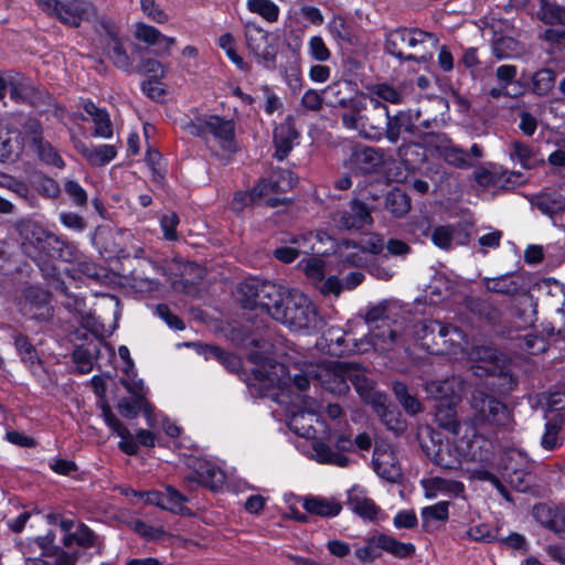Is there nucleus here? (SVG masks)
I'll return each instance as SVG.
<instances>
[{"label":"nucleus","mask_w":565,"mask_h":565,"mask_svg":"<svg viewBox=\"0 0 565 565\" xmlns=\"http://www.w3.org/2000/svg\"><path fill=\"white\" fill-rule=\"evenodd\" d=\"M359 111L344 113L342 124L349 129H359L365 139L379 142L386 139L396 145L403 132H414L415 125L404 111L391 116L388 107L373 97L361 98Z\"/></svg>","instance_id":"nucleus-1"},{"label":"nucleus","mask_w":565,"mask_h":565,"mask_svg":"<svg viewBox=\"0 0 565 565\" xmlns=\"http://www.w3.org/2000/svg\"><path fill=\"white\" fill-rule=\"evenodd\" d=\"M270 317L297 330L319 331L323 326L313 302L295 289H281V301H278Z\"/></svg>","instance_id":"nucleus-2"},{"label":"nucleus","mask_w":565,"mask_h":565,"mask_svg":"<svg viewBox=\"0 0 565 565\" xmlns=\"http://www.w3.org/2000/svg\"><path fill=\"white\" fill-rule=\"evenodd\" d=\"M19 235L22 253L32 260L47 256L66 259V244L53 233L45 231L40 224L28 220H19L13 225Z\"/></svg>","instance_id":"nucleus-3"},{"label":"nucleus","mask_w":565,"mask_h":565,"mask_svg":"<svg viewBox=\"0 0 565 565\" xmlns=\"http://www.w3.org/2000/svg\"><path fill=\"white\" fill-rule=\"evenodd\" d=\"M469 360L473 363L471 370L475 375L495 376L501 382L499 386L502 391H512L518 380L511 372V361L503 353H500L491 345H472L468 352Z\"/></svg>","instance_id":"nucleus-4"},{"label":"nucleus","mask_w":565,"mask_h":565,"mask_svg":"<svg viewBox=\"0 0 565 565\" xmlns=\"http://www.w3.org/2000/svg\"><path fill=\"white\" fill-rule=\"evenodd\" d=\"M438 39L433 33L419 29L399 28L387 34L385 50L399 60L426 62L427 44L436 47Z\"/></svg>","instance_id":"nucleus-5"},{"label":"nucleus","mask_w":565,"mask_h":565,"mask_svg":"<svg viewBox=\"0 0 565 565\" xmlns=\"http://www.w3.org/2000/svg\"><path fill=\"white\" fill-rule=\"evenodd\" d=\"M415 328L422 347L434 354L448 353L462 339V331L459 328L445 326L437 320H424Z\"/></svg>","instance_id":"nucleus-6"},{"label":"nucleus","mask_w":565,"mask_h":565,"mask_svg":"<svg viewBox=\"0 0 565 565\" xmlns=\"http://www.w3.org/2000/svg\"><path fill=\"white\" fill-rule=\"evenodd\" d=\"M281 289L274 282L248 278L238 286L239 300L245 309H260L271 316L278 301H281Z\"/></svg>","instance_id":"nucleus-7"},{"label":"nucleus","mask_w":565,"mask_h":565,"mask_svg":"<svg viewBox=\"0 0 565 565\" xmlns=\"http://www.w3.org/2000/svg\"><path fill=\"white\" fill-rule=\"evenodd\" d=\"M39 8L49 17L65 25L78 28L82 21H92L96 17L95 6L86 0H35Z\"/></svg>","instance_id":"nucleus-8"},{"label":"nucleus","mask_w":565,"mask_h":565,"mask_svg":"<svg viewBox=\"0 0 565 565\" xmlns=\"http://www.w3.org/2000/svg\"><path fill=\"white\" fill-rule=\"evenodd\" d=\"M472 411L471 422L473 426L491 424L504 426L509 423V409L497 397L477 387L471 392L469 398Z\"/></svg>","instance_id":"nucleus-9"},{"label":"nucleus","mask_w":565,"mask_h":565,"mask_svg":"<svg viewBox=\"0 0 565 565\" xmlns=\"http://www.w3.org/2000/svg\"><path fill=\"white\" fill-rule=\"evenodd\" d=\"M185 129L190 135L203 139H206L207 135H212L225 151H236L235 124L233 120L216 115L198 117L189 122Z\"/></svg>","instance_id":"nucleus-10"},{"label":"nucleus","mask_w":565,"mask_h":565,"mask_svg":"<svg viewBox=\"0 0 565 565\" xmlns=\"http://www.w3.org/2000/svg\"><path fill=\"white\" fill-rule=\"evenodd\" d=\"M353 362H333L328 364H317L309 367V374L315 382L324 390L343 395L349 392V373H351Z\"/></svg>","instance_id":"nucleus-11"},{"label":"nucleus","mask_w":565,"mask_h":565,"mask_svg":"<svg viewBox=\"0 0 565 565\" xmlns=\"http://www.w3.org/2000/svg\"><path fill=\"white\" fill-rule=\"evenodd\" d=\"M502 479L515 491L527 492L535 482L534 477L527 470V460L521 451L509 450L500 460Z\"/></svg>","instance_id":"nucleus-12"},{"label":"nucleus","mask_w":565,"mask_h":565,"mask_svg":"<svg viewBox=\"0 0 565 565\" xmlns=\"http://www.w3.org/2000/svg\"><path fill=\"white\" fill-rule=\"evenodd\" d=\"M246 345H254L260 349V351L250 352L248 354V360L256 365L253 370L255 380L268 385L278 384L285 366L273 362L264 355V352H267L270 347L269 342L260 338H250Z\"/></svg>","instance_id":"nucleus-13"},{"label":"nucleus","mask_w":565,"mask_h":565,"mask_svg":"<svg viewBox=\"0 0 565 565\" xmlns=\"http://www.w3.org/2000/svg\"><path fill=\"white\" fill-rule=\"evenodd\" d=\"M375 209L361 200L354 199L350 202L348 209L337 211L332 214V221L340 230H362L365 225H371L373 218L371 212Z\"/></svg>","instance_id":"nucleus-14"},{"label":"nucleus","mask_w":565,"mask_h":565,"mask_svg":"<svg viewBox=\"0 0 565 565\" xmlns=\"http://www.w3.org/2000/svg\"><path fill=\"white\" fill-rule=\"evenodd\" d=\"M245 39L250 52L257 56L267 68H273L275 66L277 50L274 45L269 44L268 32L248 22L245 25Z\"/></svg>","instance_id":"nucleus-15"},{"label":"nucleus","mask_w":565,"mask_h":565,"mask_svg":"<svg viewBox=\"0 0 565 565\" xmlns=\"http://www.w3.org/2000/svg\"><path fill=\"white\" fill-rule=\"evenodd\" d=\"M350 168L360 174L366 175L379 171L384 163L383 150L360 145L354 147L350 159Z\"/></svg>","instance_id":"nucleus-16"},{"label":"nucleus","mask_w":565,"mask_h":565,"mask_svg":"<svg viewBox=\"0 0 565 565\" xmlns=\"http://www.w3.org/2000/svg\"><path fill=\"white\" fill-rule=\"evenodd\" d=\"M425 452L435 465L446 470H456L461 466V451L449 440L436 443L431 440V446H424Z\"/></svg>","instance_id":"nucleus-17"},{"label":"nucleus","mask_w":565,"mask_h":565,"mask_svg":"<svg viewBox=\"0 0 565 565\" xmlns=\"http://www.w3.org/2000/svg\"><path fill=\"white\" fill-rule=\"evenodd\" d=\"M466 391V381L460 375H454L443 381L426 384L427 394L437 402L459 403Z\"/></svg>","instance_id":"nucleus-18"},{"label":"nucleus","mask_w":565,"mask_h":565,"mask_svg":"<svg viewBox=\"0 0 565 565\" xmlns=\"http://www.w3.org/2000/svg\"><path fill=\"white\" fill-rule=\"evenodd\" d=\"M352 90V83L342 81L330 84L322 93L326 95L328 106L348 108L349 113H352L361 109V97H351L350 93Z\"/></svg>","instance_id":"nucleus-19"},{"label":"nucleus","mask_w":565,"mask_h":565,"mask_svg":"<svg viewBox=\"0 0 565 565\" xmlns=\"http://www.w3.org/2000/svg\"><path fill=\"white\" fill-rule=\"evenodd\" d=\"M351 373H349V382L352 383L356 393L365 404L373 405V401L377 396H385L376 390L375 382L366 375V370L359 363H353Z\"/></svg>","instance_id":"nucleus-20"},{"label":"nucleus","mask_w":565,"mask_h":565,"mask_svg":"<svg viewBox=\"0 0 565 565\" xmlns=\"http://www.w3.org/2000/svg\"><path fill=\"white\" fill-rule=\"evenodd\" d=\"M369 330L365 343L372 345L377 351H390L401 342L399 333L391 327L390 321L374 324Z\"/></svg>","instance_id":"nucleus-21"},{"label":"nucleus","mask_w":565,"mask_h":565,"mask_svg":"<svg viewBox=\"0 0 565 565\" xmlns=\"http://www.w3.org/2000/svg\"><path fill=\"white\" fill-rule=\"evenodd\" d=\"M483 286L490 292L501 294L509 297L520 295L524 291L523 276L516 273L501 275L494 278H483Z\"/></svg>","instance_id":"nucleus-22"},{"label":"nucleus","mask_w":565,"mask_h":565,"mask_svg":"<svg viewBox=\"0 0 565 565\" xmlns=\"http://www.w3.org/2000/svg\"><path fill=\"white\" fill-rule=\"evenodd\" d=\"M28 128L32 132V147L36 151L39 158L46 164L54 166L56 168H63L64 161L56 151V149L42 137L40 125L38 121H29Z\"/></svg>","instance_id":"nucleus-23"},{"label":"nucleus","mask_w":565,"mask_h":565,"mask_svg":"<svg viewBox=\"0 0 565 565\" xmlns=\"http://www.w3.org/2000/svg\"><path fill=\"white\" fill-rule=\"evenodd\" d=\"M51 294L38 286H28L23 289L20 307L23 315H29L33 318L38 317L34 310L45 309L50 311Z\"/></svg>","instance_id":"nucleus-24"},{"label":"nucleus","mask_w":565,"mask_h":565,"mask_svg":"<svg viewBox=\"0 0 565 565\" xmlns=\"http://www.w3.org/2000/svg\"><path fill=\"white\" fill-rule=\"evenodd\" d=\"M305 403L308 412L292 414L289 418L288 426L298 436L310 438L315 433L311 423L319 408V403L315 398H308Z\"/></svg>","instance_id":"nucleus-25"},{"label":"nucleus","mask_w":565,"mask_h":565,"mask_svg":"<svg viewBox=\"0 0 565 565\" xmlns=\"http://www.w3.org/2000/svg\"><path fill=\"white\" fill-rule=\"evenodd\" d=\"M454 402H437L435 405V423L450 434L457 436L460 433L461 423L457 413V405Z\"/></svg>","instance_id":"nucleus-26"},{"label":"nucleus","mask_w":565,"mask_h":565,"mask_svg":"<svg viewBox=\"0 0 565 565\" xmlns=\"http://www.w3.org/2000/svg\"><path fill=\"white\" fill-rule=\"evenodd\" d=\"M529 202L551 218L565 212V196L558 193L541 192L533 194L529 198Z\"/></svg>","instance_id":"nucleus-27"},{"label":"nucleus","mask_w":565,"mask_h":565,"mask_svg":"<svg viewBox=\"0 0 565 565\" xmlns=\"http://www.w3.org/2000/svg\"><path fill=\"white\" fill-rule=\"evenodd\" d=\"M297 138L298 131L291 120H287L276 127L274 131L275 157L278 160H284L291 151L292 142Z\"/></svg>","instance_id":"nucleus-28"},{"label":"nucleus","mask_w":565,"mask_h":565,"mask_svg":"<svg viewBox=\"0 0 565 565\" xmlns=\"http://www.w3.org/2000/svg\"><path fill=\"white\" fill-rule=\"evenodd\" d=\"M372 408L387 429L397 434L404 430L405 424L399 418V413L396 412V408L388 404L386 395L377 396V399L373 401Z\"/></svg>","instance_id":"nucleus-29"},{"label":"nucleus","mask_w":565,"mask_h":565,"mask_svg":"<svg viewBox=\"0 0 565 565\" xmlns=\"http://www.w3.org/2000/svg\"><path fill=\"white\" fill-rule=\"evenodd\" d=\"M347 504L355 514L371 522H375L381 512L380 507L372 499L356 493L355 489L349 491Z\"/></svg>","instance_id":"nucleus-30"},{"label":"nucleus","mask_w":565,"mask_h":565,"mask_svg":"<svg viewBox=\"0 0 565 565\" xmlns=\"http://www.w3.org/2000/svg\"><path fill=\"white\" fill-rule=\"evenodd\" d=\"M118 409L120 415L127 418H135L142 411L148 424L153 425L152 407L142 394H135L132 398H121L118 403Z\"/></svg>","instance_id":"nucleus-31"},{"label":"nucleus","mask_w":565,"mask_h":565,"mask_svg":"<svg viewBox=\"0 0 565 565\" xmlns=\"http://www.w3.org/2000/svg\"><path fill=\"white\" fill-rule=\"evenodd\" d=\"M303 509L318 516L332 518L341 512L342 505L335 499L308 497L303 500Z\"/></svg>","instance_id":"nucleus-32"},{"label":"nucleus","mask_w":565,"mask_h":565,"mask_svg":"<svg viewBox=\"0 0 565 565\" xmlns=\"http://www.w3.org/2000/svg\"><path fill=\"white\" fill-rule=\"evenodd\" d=\"M524 52V45L511 36H499L492 41V53L499 60L520 57Z\"/></svg>","instance_id":"nucleus-33"},{"label":"nucleus","mask_w":565,"mask_h":565,"mask_svg":"<svg viewBox=\"0 0 565 565\" xmlns=\"http://www.w3.org/2000/svg\"><path fill=\"white\" fill-rule=\"evenodd\" d=\"M384 209L394 217H403L411 210V198L401 189H393L384 198Z\"/></svg>","instance_id":"nucleus-34"},{"label":"nucleus","mask_w":565,"mask_h":565,"mask_svg":"<svg viewBox=\"0 0 565 565\" xmlns=\"http://www.w3.org/2000/svg\"><path fill=\"white\" fill-rule=\"evenodd\" d=\"M381 550L398 558H409L415 554V546L412 543H403L396 539L381 534L374 541Z\"/></svg>","instance_id":"nucleus-35"},{"label":"nucleus","mask_w":565,"mask_h":565,"mask_svg":"<svg viewBox=\"0 0 565 565\" xmlns=\"http://www.w3.org/2000/svg\"><path fill=\"white\" fill-rule=\"evenodd\" d=\"M465 302L469 311L489 323L495 324L501 319V311L484 299L469 297Z\"/></svg>","instance_id":"nucleus-36"},{"label":"nucleus","mask_w":565,"mask_h":565,"mask_svg":"<svg viewBox=\"0 0 565 565\" xmlns=\"http://www.w3.org/2000/svg\"><path fill=\"white\" fill-rule=\"evenodd\" d=\"M77 149L93 166H104L113 160L117 153L116 148L110 145H102L97 147L79 145L77 146Z\"/></svg>","instance_id":"nucleus-37"},{"label":"nucleus","mask_w":565,"mask_h":565,"mask_svg":"<svg viewBox=\"0 0 565 565\" xmlns=\"http://www.w3.org/2000/svg\"><path fill=\"white\" fill-rule=\"evenodd\" d=\"M195 479L200 483L204 484L205 487H209L213 491H216L220 488H222V486L225 482L224 472L210 462L201 465L199 469L195 471Z\"/></svg>","instance_id":"nucleus-38"},{"label":"nucleus","mask_w":565,"mask_h":565,"mask_svg":"<svg viewBox=\"0 0 565 565\" xmlns=\"http://www.w3.org/2000/svg\"><path fill=\"white\" fill-rule=\"evenodd\" d=\"M533 516L543 526L561 534L562 526L558 524L559 519L563 516V510L555 511L546 504H536L533 508Z\"/></svg>","instance_id":"nucleus-39"},{"label":"nucleus","mask_w":565,"mask_h":565,"mask_svg":"<svg viewBox=\"0 0 565 565\" xmlns=\"http://www.w3.org/2000/svg\"><path fill=\"white\" fill-rule=\"evenodd\" d=\"M373 458V467L375 472L383 479L394 481L399 476V468L393 462L392 454L375 451Z\"/></svg>","instance_id":"nucleus-40"},{"label":"nucleus","mask_w":565,"mask_h":565,"mask_svg":"<svg viewBox=\"0 0 565 565\" xmlns=\"http://www.w3.org/2000/svg\"><path fill=\"white\" fill-rule=\"evenodd\" d=\"M393 392L407 414L416 415L423 412L422 403L416 396L409 393L407 386L404 383L395 382L393 384Z\"/></svg>","instance_id":"nucleus-41"},{"label":"nucleus","mask_w":565,"mask_h":565,"mask_svg":"<svg viewBox=\"0 0 565 565\" xmlns=\"http://www.w3.org/2000/svg\"><path fill=\"white\" fill-rule=\"evenodd\" d=\"M322 340L331 354L341 355L349 351L345 344V332L339 327H331L324 331Z\"/></svg>","instance_id":"nucleus-42"},{"label":"nucleus","mask_w":565,"mask_h":565,"mask_svg":"<svg viewBox=\"0 0 565 565\" xmlns=\"http://www.w3.org/2000/svg\"><path fill=\"white\" fill-rule=\"evenodd\" d=\"M555 72L551 68H542L532 77V89L536 95L546 96L555 85Z\"/></svg>","instance_id":"nucleus-43"},{"label":"nucleus","mask_w":565,"mask_h":565,"mask_svg":"<svg viewBox=\"0 0 565 565\" xmlns=\"http://www.w3.org/2000/svg\"><path fill=\"white\" fill-rule=\"evenodd\" d=\"M315 455L318 461L323 463H332L339 467H347L349 465V458L341 452L334 451L330 446L323 443H317L313 445Z\"/></svg>","instance_id":"nucleus-44"},{"label":"nucleus","mask_w":565,"mask_h":565,"mask_svg":"<svg viewBox=\"0 0 565 565\" xmlns=\"http://www.w3.org/2000/svg\"><path fill=\"white\" fill-rule=\"evenodd\" d=\"M163 495V510H168L177 514H190L189 509L184 505V502L188 501V498L184 497L175 488H173L172 486H167Z\"/></svg>","instance_id":"nucleus-45"},{"label":"nucleus","mask_w":565,"mask_h":565,"mask_svg":"<svg viewBox=\"0 0 565 565\" xmlns=\"http://www.w3.org/2000/svg\"><path fill=\"white\" fill-rule=\"evenodd\" d=\"M107 44L110 50L108 57L113 61V64L119 70L130 72L131 61L122 46L121 39L117 38L116 40L109 41Z\"/></svg>","instance_id":"nucleus-46"},{"label":"nucleus","mask_w":565,"mask_h":565,"mask_svg":"<svg viewBox=\"0 0 565 565\" xmlns=\"http://www.w3.org/2000/svg\"><path fill=\"white\" fill-rule=\"evenodd\" d=\"M92 20L94 21L95 32L103 41L108 43L109 41L119 38V28L110 18L98 17L96 14Z\"/></svg>","instance_id":"nucleus-47"},{"label":"nucleus","mask_w":565,"mask_h":565,"mask_svg":"<svg viewBox=\"0 0 565 565\" xmlns=\"http://www.w3.org/2000/svg\"><path fill=\"white\" fill-rule=\"evenodd\" d=\"M564 424V418L561 415H556L554 418L548 420L545 425V433L542 437V446L547 450H553L558 446V433Z\"/></svg>","instance_id":"nucleus-48"},{"label":"nucleus","mask_w":565,"mask_h":565,"mask_svg":"<svg viewBox=\"0 0 565 565\" xmlns=\"http://www.w3.org/2000/svg\"><path fill=\"white\" fill-rule=\"evenodd\" d=\"M511 156L516 158L525 169H532L536 167L539 162L536 152L529 145L521 141L513 142V151Z\"/></svg>","instance_id":"nucleus-49"},{"label":"nucleus","mask_w":565,"mask_h":565,"mask_svg":"<svg viewBox=\"0 0 565 565\" xmlns=\"http://www.w3.org/2000/svg\"><path fill=\"white\" fill-rule=\"evenodd\" d=\"M440 158L448 164L459 169H469L472 167L468 160V153L454 142L440 154Z\"/></svg>","instance_id":"nucleus-50"},{"label":"nucleus","mask_w":565,"mask_h":565,"mask_svg":"<svg viewBox=\"0 0 565 565\" xmlns=\"http://www.w3.org/2000/svg\"><path fill=\"white\" fill-rule=\"evenodd\" d=\"M247 7L252 12L262 15L269 22L278 19L279 9L270 0H249Z\"/></svg>","instance_id":"nucleus-51"},{"label":"nucleus","mask_w":565,"mask_h":565,"mask_svg":"<svg viewBox=\"0 0 565 565\" xmlns=\"http://www.w3.org/2000/svg\"><path fill=\"white\" fill-rule=\"evenodd\" d=\"M537 18L545 24L565 25V7H561L553 2L545 4L543 10H539Z\"/></svg>","instance_id":"nucleus-52"},{"label":"nucleus","mask_w":565,"mask_h":565,"mask_svg":"<svg viewBox=\"0 0 565 565\" xmlns=\"http://www.w3.org/2000/svg\"><path fill=\"white\" fill-rule=\"evenodd\" d=\"M95 353H97L96 347L93 351L89 348L84 347H77L74 350L73 361L76 363V366L81 373L85 374L92 371Z\"/></svg>","instance_id":"nucleus-53"},{"label":"nucleus","mask_w":565,"mask_h":565,"mask_svg":"<svg viewBox=\"0 0 565 565\" xmlns=\"http://www.w3.org/2000/svg\"><path fill=\"white\" fill-rule=\"evenodd\" d=\"M420 139L427 147L435 149L439 157L452 143V140L441 132H424Z\"/></svg>","instance_id":"nucleus-54"},{"label":"nucleus","mask_w":565,"mask_h":565,"mask_svg":"<svg viewBox=\"0 0 565 565\" xmlns=\"http://www.w3.org/2000/svg\"><path fill=\"white\" fill-rule=\"evenodd\" d=\"M160 267L149 259H140L131 271V278L140 281H152Z\"/></svg>","instance_id":"nucleus-55"},{"label":"nucleus","mask_w":565,"mask_h":565,"mask_svg":"<svg viewBox=\"0 0 565 565\" xmlns=\"http://www.w3.org/2000/svg\"><path fill=\"white\" fill-rule=\"evenodd\" d=\"M456 228L452 226H437L431 233V241L436 246L449 249L456 238Z\"/></svg>","instance_id":"nucleus-56"},{"label":"nucleus","mask_w":565,"mask_h":565,"mask_svg":"<svg viewBox=\"0 0 565 565\" xmlns=\"http://www.w3.org/2000/svg\"><path fill=\"white\" fill-rule=\"evenodd\" d=\"M299 266L315 285L324 276V262L321 258L309 257L301 260Z\"/></svg>","instance_id":"nucleus-57"},{"label":"nucleus","mask_w":565,"mask_h":565,"mask_svg":"<svg viewBox=\"0 0 565 565\" xmlns=\"http://www.w3.org/2000/svg\"><path fill=\"white\" fill-rule=\"evenodd\" d=\"M62 305L66 310L77 315L81 319L90 317V312L87 309L85 299L76 295H66V297H64V300L62 301Z\"/></svg>","instance_id":"nucleus-58"},{"label":"nucleus","mask_w":565,"mask_h":565,"mask_svg":"<svg viewBox=\"0 0 565 565\" xmlns=\"http://www.w3.org/2000/svg\"><path fill=\"white\" fill-rule=\"evenodd\" d=\"M267 184L255 186L249 193L238 192L235 194L232 206L234 210H242L244 206L254 203L256 199H260L264 190L267 189Z\"/></svg>","instance_id":"nucleus-59"},{"label":"nucleus","mask_w":565,"mask_h":565,"mask_svg":"<svg viewBox=\"0 0 565 565\" xmlns=\"http://www.w3.org/2000/svg\"><path fill=\"white\" fill-rule=\"evenodd\" d=\"M234 38L231 33H224L218 39L220 46L226 52L228 58L241 70L246 68L243 58L236 53L234 47Z\"/></svg>","instance_id":"nucleus-60"},{"label":"nucleus","mask_w":565,"mask_h":565,"mask_svg":"<svg viewBox=\"0 0 565 565\" xmlns=\"http://www.w3.org/2000/svg\"><path fill=\"white\" fill-rule=\"evenodd\" d=\"M136 39L148 43L149 45L160 44L162 34L154 26L137 23L135 31Z\"/></svg>","instance_id":"nucleus-61"},{"label":"nucleus","mask_w":565,"mask_h":565,"mask_svg":"<svg viewBox=\"0 0 565 565\" xmlns=\"http://www.w3.org/2000/svg\"><path fill=\"white\" fill-rule=\"evenodd\" d=\"M315 287L323 295L329 296L333 295L338 297L343 290V284L337 276H330L324 278V276L316 282Z\"/></svg>","instance_id":"nucleus-62"},{"label":"nucleus","mask_w":565,"mask_h":565,"mask_svg":"<svg viewBox=\"0 0 565 565\" xmlns=\"http://www.w3.org/2000/svg\"><path fill=\"white\" fill-rule=\"evenodd\" d=\"M371 93L376 97L392 104H398L402 100L401 93L386 83L373 85L371 87Z\"/></svg>","instance_id":"nucleus-63"},{"label":"nucleus","mask_w":565,"mask_h":565,"mask_svg":"<svg viewBox=\"0 0 565 565\" xmlns=\"http://www.w3.org/2000/svg\"><path fill=\"white\" fill-rule=\"evenodd\" d=\"M138 72L150 75V79L154 81H160L166 75L164 66L154 58L143 60L138 66Z\"/></svg>","instance_id":"nucleus-64"}]
</instances>
